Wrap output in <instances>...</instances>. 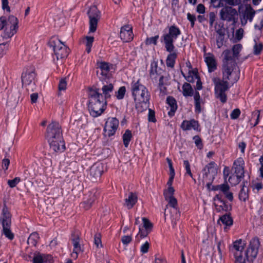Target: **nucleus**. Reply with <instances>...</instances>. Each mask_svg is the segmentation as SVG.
Returning <instances> with one entry per match:
<instances>
[{
  "label": "nucleus",
  "instance_id": "nucleus-36",
  "mask_svg": "<svg viewBox=\"0 0 263 263\" xmlns=\"http://www.w3.org/2000/svg\"><path fill=\"white\" fill-rule=\"evenodd\" d=\"M220 221L226 227L224 230L227 229V227H230L233 224V220L229 214H224L221 216L218 220V222Z\"/></svg>",
  "mask_w": 263,
  "mask_h": 263
},
{
  "label": "nucleus",
  "instance_id": "nucleus-21",
  "mask_svg": "<svg viewBox=\"0 0 263 263\" xmlns=\"http://www.w3.org/2000/svg\"><path fill=\"white\" fill-rule=\"evenodd\" d=\"M244 161L241 158H239L236 160L233 165L232 171L234 174L237 175L238 176H244Z\"/></svg>",
  "mask_w": 263,
  "mask_h": 263
},
{
  "label": "nucleus",
  "instance_id": "nucleus-51",
  "mask_svg": "<svg viewBox=\"0 0 263 263\" xmlns=\"http://www.w3.org/2000/svg\"><path fill=\"white\" fill-rule=\"evenodd\" d=\"M159 38V35H155V36L147 38L145 41V44L146 45H151L153 44L154 45L156 44L157 41Z\"/></svg>",
  "mask_w": 263,
  "mask_h": 263
},
{
  "label": "nucleus",
  "instance_id": "nucleus-32",
  "mask_svg": "<svg viewBox=\"0 0 263 263\" xmlns=\"http://www.w3.org/2000/svg\"><path fill=\"white\" fill-rule=\"evenodd\" d=\"M177 58V53L175 51V49L170 52V54L167 55L166 60L167 66L171 68H173L175 63V60Z\"/></svg>",
  "mask_w": 263,
  "mask_h": 263
},
{
  "label": "nucleus",
  "instance_id": "nucleus-6",
  "mask_svg": "<svg viewBox=\"0 0 263 263\" xmlns=\"http://www.w3.org/2000/svg\"><path fill=\"white\" fill-rule=\"evenodd\" d=\"M150 76L156 83L158 82V88L160 90V93L163 96L164 90L163 81L164 70L162 67H158L157 63L154 61L151 63Z\"/></svg>",
  "mask_w": 263,
  "mask_h": 263
},
{
  "label": "nucleus",
  "instance_id": "nucleus-13",
  "mask_svg": "<svg viewBox=\"0 0 263 263\" xmlns=\"http://www.w3.org/2000/svg\"><path fill=\"white\" fill-rule=\"evenodd\" d=\"M119 120L116 118H108L106 121L104 131L106 136H113L119 127Z\"/></svg>",
  "mask_w": 263,
  "mask_h": 263
},
{
  "label": "nucleus",
  "instance_id": "nucleus-39",
  "mask_svg": "<svg viewBox=\"0 0 263 263\" xmlns=\"http://www.w3.org/2000/svg\"><path fill=\"white\" fill-rule=\"evenodd\" d=\"M195 100V106L196 111L200 112L201 111V104L202 103V100L200 98L199 93L196 92L194 97Z\"/></svg>",
  "mask_w": 263,
  "mask_h": 263
},
{
  "label": "nucleus",
  "instance_id": "nucleus-8",
  "mask_svg": "<svg viewBox=\"0 0 263 263\" xmlns=\"http://www.w3.org/2000/svg\"><path fill=\"white\" fill-rule=\"evenodd\" d=\"M181 34V31L179 28L175 25H172L168 28V31L165 34V48L166 50L171 52L175 49L173 42Z\"/></svg>",
  "mask_w": 263,
  "mask_h": 263
},
{
  "label": "nucleus",
  "instance_id": "nucleus-4",
  "mask_svg": "<svg viewBox=\"0 0 263 263\" xmlns=\"http://www.w3.org/2000/svg\"><path fill=\"white\" fill-rule=\"evenodd\" d=\"M88 108L90 115L93 117L100 116L106 108V101L98 88L89 90Z\"/></svg>",
  "mask_w": 263,
  "mask_h": 263
},
{
  "label": "nucleus",
  "instance_id": "nucleus-26",
  "mask_svg": "<svg viewBox=\"0 0 263 263\" xmlns=\"http://www.w3.org/2000/svg\"><path fill=\"white\" fill-rule=\"evenodd\" d=\"M166 103L170 107V110L168 112V115L172 117L175 115L177 109V105L176 100L172 97H168L166 99Z\"/></svg>",
  "mask_w": 263,
  "mask_h": 263
},
{
  "label": "nucleus",
  "instance_id": "nucleus-19",
  "mask_svg": "<svg viewBox=\"0 0 263 263\" xmlns=\"http://www.w3.org/2000/svg\"><path fill=\"white\" fill-rule=\"evenodd\" d=\"M33 263H53V257L49 254L35 252L33 257Z\"/></svg>",
  "mask_w": 263,
  "mask_h": 263
},
{
  "label": "nucleus",
  "instance_id": "nucleus-15",
  "mask_svg": "<svg viewBox=\"0 0 263 263\" xmlns=\"http://www.w3.org/2000/svg\"><path fill=\"white\" fill-rule=\"evenodd\" d=\"M104 172V165L101 163L94 164L90 169V177L94 181L100 179Z\"/></svg>",
  "mask_w": 263,
  "mask_h": 263
},
{
  "label": "nucleus",
  "instance_id": "nucleus-41",
  "mask_svg": "<svg viewBox=\"0 0 263 263\" xmlns=\"http://www.w3.org/2000/svg\"><path fill=\"white\" fill-rule=\"evenodd\" d=\"M6 41H3L0 40V58L3 57L5 55L9 49V41L6 40Z\"/></svg>",
  "mask_w": 263,
  "mask_h": 263
},
{
  "label": "nucleus",
  "instance_id": "nucleus-45",
  "mask_svg": "<svg viewBox=\"0 0 263 263\" xmlns=\"http://www.w3.org/2000/svg\"><path fill=\"white\" fill-rule=\"evenodd\" d=\"M94 40V37L92 36H86L85 45L86 47V50L88 53L91 51V48L92 45V43Z\"/></svg>",
  "mask_w": 263,
  "mask_h": 263
},
{
  "label": "nucleus",
  "instance_id": "nucleus-33",
  "mask_svg": "<svg viewBox=\"0 0 263 263\" xmlns=\"http://www.w3.org/2000/svg\"><path fill=\"white\" fill-rule=\"evenodd\" d=\"M181 73L185 80L190 83L194 82V80L198 79V77H199L197 72L195 70H189L187 76H185L182 71H181Z\"/></svg>",
  "mask_w": 263,
  "mask_h": 263
},
{
  "label": "nucleus",
  "instance_id": "nucleus-49",
  "mask_svg": "<svg viewBox=\"0 0 263 263\" xmlns=\"http://www.w3.org/2000/svg\"><path fill=\"white\" fill-rule=\"evenodd\" d=\"M94 243L97 248L102 247L101 242V235L100 233H97L95 235Z\"/></svg>",
  "mask_w": 263,
  "mask_h": 263
},
{
  "label": "nucleus",
  "instance_id": "nucleus-27",
  "mask_svg": "<svg viewBox=\"0 0 263 263\" xmlns=\"http://www.w3.org/2000/svg\"><path fill=\"white\" fill-rule=\"evenodd\" d=\"M175 192L170 193L167 190L166 193L165 200L167 201L168 203L167 206H170L177 210L178 208L177 200L176 198L173 196Z\"/></svg>",
  "mask_w": 263,
  "mask_h": 263
},
{
  "label": "nucleus",
  "instance_id": "nucleus-57",
  "mask_svg": "<svg viewBox=\"0 0 263 263\" xmlns=\"http://www.w3.org/2000/svg\"><path fill=\"white\" fill-rule=\"evenodd\" d=\"M235 257V263H246L245 259L243 258L242 254H237V253H234Z\"/></svg>",
  "mask_w": 263,
  "mask_h": 263
},
{
  "label": "nucleus",
  "instance_id": "nucleus-35",
  "mask_svg": "<svg viewBox=\"0 0 263 263\" xmlns=\"http://www.w3.org/2000/svg\"><path fill=\"white\" fill-rule=\"evenodd\" d=\"M114 86L112 84L104 85L102 88L103 94L104 96V98L106 100L107 99L109 98L111 96L110 93L113 91Z\"/></svg>",
  "mask_w": 263,
  "mask_h": 263
},
{
  "label": "nucleus",
  "instance_id": "nucleus-46",
  "mask_svg": "<svg viewBox=\"0 0 263 263\" xmlns=\"http://www.w3.org/2000/svg\"><path fill=\"white\" fill-rule=\"evenodd\" d=\"M142 221L143 223V227L146 231L151 232L153 228V224L152 222L146 218L143 217L142 218Z\"/></svg>",
  "mask_w": 263,
  "mask_h": 263
},
{
  "label": "nucleus",
  "instance_id": "nucleus-3",
  "mask_svg": "<svg viewBox=\"0 0 263 263\" xmlns=\"http://www.w3.org/2000/svg\"><path fill=\"white\" fill-rule=\"evenodd\" d=\"M47 138L50 148L55 152H62L65 148L61 127L57 122H52L47 128Z\"/></svg>",
  "mask_w": 263,
  "mask_h": 263
},
{
  "label": "nucleus",
  "instance_id": "nucleus-17",
  "mask_svg": "<svg viewBox=\"0 0 263 263\" xmlns=\"http://www.w3.org/2000/svg\"><path fill=\"white\" fill-rule=\"evenodd\" d=\"M120 36L124 42L131 41L134 37L132 27L129 25H125L121 28Z\"/></svg>",
  "mask_w": 263,
  "mask_h": 263
},
{
  "label": "nucleus",
  "instance_id": "nucleus-34",
  "mask_svg": "<svg viewBox=\"0 0 263 263\" xmlns=\"http://www.w3.org/2000/svg\"><path fill=\"white\" fill-rule=\"evenodd\" d=\"M246 243L241 239L235 241L233 243V248L237 251V254H241V252L245 248Z\"/></svg>",
  "mask_w": 263,
  "mask_h": 263
},
{
  "label": "nucleus",
  "instance_id": "nucleus-61",
  "mask_svg": "<svg viewBox=\"0 0 263 263\" xmlns=\"http://www.w3.org/2000/svg\"><path fill=\"white\" fill-rule=\"evenodd\" d=\"M209 23L211 27L213 26L216 19V14L213 12H211L209 14Z\"/></svg>",
  "mask_w": 263,
  "mask_h": 263
},
{
  "label": "nucleus",
  "instance_id": "nucleus-50",
  "mask_svg": "<svg viewBox=\"0 0 263 263\" xmlns=\"http://www.w3.org/2000/svg\"><path fill=\"white\" fill-rule=\"evenodd\" d=\"M21 181V179L19 177H15L12 180H8V184L11 188H13Z\"/></svg>",
  "mask_w": 263,
  "mask_h": 263
},
{
  "label": "nucleus",
  "instance_id": "nucleus-18",
  "mask_svg": "<svg viewBox=\"0 0 263 263\" xmlns=\"http://www.w3.org/2000/svg\"><path fill=\"white\" fill-rule=\"evenodd\" d=\"M80 237L78 235L72 234L71 238L73 249L71 253V257L74 259H77L78 257V254L82 251L80 243Z\"/></svg>",
  "mask_w": 263,
  "mask_h": 263
},
{
  "label": "nucleus",
  "instance_id": "nucleus-22",
  "mask_svg": "<svg viewBox=\"0 0 263 263\" xmlns=\"http://www.w3.org/2000/svg\"><path fill=\"white\" fill-rule=\"evenodd\" d=\"M11 216L8 208L6 204H4L2 210V216L0 218V221L2 226H7L8 225H11Z\"/></svg>",
  "mask_w": 263,
  "mask_h": 263
},
{
  "label": "nucleus",
  "instance_id": "nucleus-44",
  "mask_svg": "<svg viewBox=\"0 0 263 263\" xmlns=\"http://www.w3.org/2000/svg\"><path fill=\"white\" fill-rule=\"evenodd\" d=\"M242 178L243 177L238 176L233 173L229 177L228 181L232 185H236L239 183Z\"/></svg>",
  "mask_w": 263,
  "mask_h": 263
},
{
  "label": "nucleus",
  "instance_id": "nucleus-53",
  "mask_svg": "<svg viewBox=\"0 0 263 263\" xmlns=\"http://www.w3.org/2000/svg\"><path fill=\"white\" fill-rule=\"evenodd\" d=\"M262 47L261 43L258 44L256 43L254 46V53L256 55L259 54L262 49Z\"/></svg>",
  "mask_w": 263,
  "mask_h": 263
},
{
  "label": "nucleus",
  "instance_id": "nucleus-23",
  "mask_svg": "<svg viewBox=\"0 0 263 263\" xmlns=\"http://www.w3.org/2000/svg\"><path fill=\"white\" fill-rule=\"evenodd\" d=\"M214 190H219L220 193L219 194H221L222 196L224 195L229 201H233V193L230 191V187L227 184L217 185L214 187Z\"/></svg>",
  "mask_w": 263,
  "mask_h": 263
},
{
  "label": "nucleus",
  "instance_id": "nucleus-7",
  "mask_svg": "<svg viewBox=\"0 0 263 263\" xmlns=\"http://www.w3.org/2000/svg\"><path fill=\"white\" fill-rule=\"evenodd\" d=\"M49 44L53 48L57 60L63 59L68 56L69 53V49L58 39H51Z\"/></svg>",
  "mask_w": 263,
  "mask_h": 263
},
{
  "label": "nucleus",
  "instance_id": "nucleus-56",
  "mask_svg": "<svg viewBox=\"0 0 263 263\" xmlns=\"http://www.w3.org/2000/svg\"><path fill=\"white\" fill-rule=\"evenodd\" d=\"M67 82L64 79H62L60 81L59 84V89L60 90H65L66 89Z\"/></svg>",
  "mask_w": 263,
  "mask_h": 263
},
{
  "label": "nucleus",
  "instance_id": "nucleus-31",
  "mask_svg": "<svg viewBox=\"0 0 263 263\" xmlns=\"http://www.w3.org/2000/svg\"><path fill=\"white\" fill-rule=\"evenodd\" d=\"M99 193L96 191L93 193H91L89 195V198L86 201H84L82 204L84 205V207L86 209H89L92 203L97 198Z\"/></svg>",
  "mask_w": 263,
  "mask_h": 263
},
{
  "label": "nucleus",
  "instance_id": "nucleus-63",
  "mask_svg": "<svg viewBox=\"0 0 263 263\" xmlns=\"http://www.w3.org/2000/svg\"><path fill=\"white\" fill-rule=\"evenodd\" d=\"M132 240V238L131 236L126 235L122 237V242L124 245H128L129 243Z\"/></svg>",
  "mask_w": 263,
  "mask_h": 263
},
{
  "label": "nucleus",
  "instance_id": "nucleus-9",
  "mask_svg": "<svg viewBox=\"0 0 263 263\" xmlns=\"http://www.w3.org/2000/svg\"><path fill=\"white\" fill-rule=\"evenodd\" d=\"M36 81V73L33 67L26 68L22 74V82L23 86H30L31 90H33V87L35 85Z\"/></svg>",
  "mask_w": 263,
  "mask_h": 263
},
{
  "label": "nucleus",
  "instance_id": "nucleus-62",
  "mask_svg": "<svg viewBox=\"0 0 263 263\" xmlns=\"http://www.w3.org/2000/svg\"><path fill=\"white\" fill-rule=\"evenodd\" d=\"M183 164L186 170V172L187 174H189L191 177H192V174L190 169V165L189 162L187 160H184L183 162Z\"/></svg>",
  "mask_w": 263,
  "mask_h": 263
},
{
  "label": "nucleus",
  "instance_id": "nucleus-30",
  "mask_svg": "<svg viewBox=\"0 0 263 263\" xmlns=\"http://www.w3.org/2000/svg\"><path fill=\"white\" fill-rule=\"evenodd\" d=\"M205 62L208 65L209 71L210 72H212L216 69V63L213 56L205 57Z\"/></svg>",
  "mask_w": 263,
  "mask_h": 263
},
{
  "label": "nucleus",
  "instance_id": "nucleus-54",
  "mask_svg": "<svg viewBox=\"0 0 263 263\" xmlns=\"http://www.w3.org/2000/svg\"><path fill=\"white\" fill-rule=\"evenodd\" d=\"M193 139L195 141L196 145L199 148L201 149L203 147L201 139L198 136H195L194 137Z\"/></svg>",
  "mask_w": 263,
  "mask_h": 263
},
{
  "label": "nucleus",
  "instance_id": "nucleus-14",
  "mask_svg": "<svg viewBox=\"0 0 263 263\" xmlns=\"http://www.w3.org/2000/svg\"><path fill=\"white\" fill-rule=\"evenodd\" d=\"M260 242L258 238L252 239L249 246L246 252V256L248 259H254L257 256Z\"/></svg>",
  "mask_w": 263,
  "mask_h": 263
},
{
  "label": "nucleus",
  "instance_id": "nucleus-2",
  "mask_svg": "<svg viewBox=\"0 0 263 263\" xmlns=\"http://www.w3.org/2000/svg\"><path fill=\"white\" fill-rule=\"evenodd\" d=\"M131 90L137 110L139 112L146 110L149 107L151 97L147 88L139 79L132 83Z\"/></svg>",
  "mask_w": 263,
  "mask_h": 263
},
{
  "label": "nucleus",
  "instance_id": "nucleus-40",
  "mask_svg": "<svg viewBox=\"0 0 263 263\" xmlns=\"http://www.w3.org/2000/svg\"><path fill=\"white\" fill-rule=\"evenodd\" d=\"M132 137L133 135L132 132L129 129L126 130L122 136L123 144L125 147H127L128 146Z\"/></svg>",
  "mask_w": 263,
  "mask_h": 263
},
{
  "label": "nucleus",
  "instance_id": "nucleus-43",
  "mask_svg": "<svg viewBox=\"0 0 263 263\" xmlns=\"http://www.w3.org/2000/svg\"><path fill=\"white\" fill-rule=\"evenodd\" d=\"M3 234L9 239L12 240L14 238V234L10 230L11 225L2 226Z\"/></svg>",
  "mask_w": 263,
  "mask_h": 263
},
{
  "label": "nucleus",
  "instance_id": "nucleus-1",
  "mask_svg": "<svg viewBox=\"0 0 263 263\" xmlns=\"http://www.w3.org/2000/svg\"><path fill=\"white\" fill-rule=\"evenodd\" d=\"M242 48L240 44H237L232 47L233 53L229 49L223 51L221 68L222 80L218 78L212 79L215 85L216 97L222 103L226 102L227 100L225 92L229 88L228 81L233 84L239 79V70L237 66L236 59L238 58Z\"/></svg>",
  "mask_w": 263,
  "mask_h": 263
},
{
  "label": "nucleus",
  "instance_id": "nucleus-64",
  "mask_svg": "<svg viewBox=\"0 0 263 263\" xmlns=\"http://www.w3.org/2000/svg\"><path fill=\"white\" fill-rule=\"evenodd\" d=\"M10 164V160L9 159L5 158L2 160V168L4 170H7Z\"/></svg>",
  "mask_w": 263,
  "mask_h": 263
},
{
  "label": "nucleus",
  "instance_id": "nucleus-37",
  "mask_svg": "<svg viewBox=\"0 0 263 263\" xmlns=\"http://www.w3.org/2000/svg\"><path fill=\"white\" fill-rule=\"evenodd\" d=\"M193 89L187 83H184L182 86V93L184 97L192 96L193 95Z\"/></svg>",
  "mask_w": 263,
  "mask_h": 263
},
{
  "label": "nucleus",
  "instance_id": "nucleus-52",
  "mask_svg": "<svg viewBox=\"0 0 263 263\" xmlns=\"http://www.w3.org/2000/svg\"><path fill=\"white\" fill-rule=\"evenodd\" d=\"M187 18L190 22L191 27L193 28L195 25V22L196 20L195 15L192 14L190 13H187Z\"/></svg>",
  "mask_w": 263,
  "mask_h": 263
},
{
  "label": "nucleus",
  "instance_id": "nucleus-58",
  "mask_svg": "<svg viewBox=\"0 0 263 263\" xmlns=\"http://www.w3.org/2000/svg\"><path fill=\"white\" fill-rule=\"evenodd\" d=\"M149 248V243L148 241H146L143 244L140 248V251L142 253H146L148 252Z\"/></svg>",
  "mask_w": 263,
  "mask_h": 263
},
{
  "label": "nucleus",
  "instance_id": "nucleus-60",
  "mask_svg": "<svg viewBox=\"0 0 263 263\" xmlns=\"http://www.w3.org/2000/svg\"><path fill=\"white\" fill-rule=\"evenodd\" d=\"M8 0H2V7L3 10H6L7 12H10V8L9 6Z\"/></svg>",
  "mask_w": 263,
  "mask_h": 263
},
{
  "label": "nucleus",
  "instance_id": "nucleus-47",
  "mask_svg": "<svg viewBox=\"0 0 263 263\" xmlns=\"http://www.w3.org/2000/svg\"><path fill=\"white\" fill-rule=\"evenodd\" d=\"M126 92L125 87L122 86L119 88L118 90L116 92L117 98L121 100L124 98Z\"/></svg>",
  "mask_w": 263,
  "mask_h": 263
},
{
  "label": "nucleus",
  "instance_id": "nucleus-55",
  "mask_svg": "<svg viewBox=\"0 0 263 263\" xmlns=\"http://www.w3.org/2000/svg\"><path fill=\"white\" fill-rule=\"evenodd\" d=\"M148 111V121L149 122H155L156 120L155 119V111L151 109H149Z\"/></svg>",
  "mask_w": 263,
  "mask_h": 263
},
{
  "label": "nucleus",
  "instance_id": "nucleus-42",
  "mask_svg": "<svg viewBox=\"0 0 263 263\" xmlns=\"http://www.w3.org/2000/svg\"><path fill=\"white\" fill-rule=\"evenodd\" d=\"M39 239V234L36 232L32 233L30 235L29 237H28L27 243L29 245H31L33 246H35Z\"/></svg>",
  "mask_w": 263,
  "mask_h": 263
},
{
  "label": "nucleus",
  "instance_id": "nucleus-5",
  "mask_svg": "<svg viewBox=\"0 0 263 263\" xmlns=\"http://www.w3.org/2000/svg\"><path fill=\"white\" fill-rule=\"evenodd\" d=\"M18 19L13 15H10L8 19L5 16L0 17V30L4 28L2 35L3 40H9L16 33L18 28Z\"/></svg>",
  "mask_w": 263,
  "mask_h": 263
},
{
  "label": "nucleus",
  "instance_id": "nucleus-59",
  "mask_svg": "<svg viewBox=\"0 0 263 263\" xmlns=\"http://www.w3.org/2000/svg\"><path fill=\"white\" fill-rule=\"evenodd\" d=\"M240 114V110L237 108L233 110L231 114V118L232 119H236L238 118Z\"/></svg>",
  "mask_w": 263,
  "mask_h": 263
},
{
  "label": "nucleus",
  "instance_id": "nucleus-12",
  "mask_svg": "<svg viewBox=\"0 0 263 263\" xmlns=\"http://www.w3.org/2000/svg\"><path fill=\"white\" fill-rule=\"evenodd\" d=\"M214 205L217 212H228L231 210V205L222 198L221 194H218L213 198Z\"/></svg>",
  "mask_w": 263,
  "mask_h": 263
},
{
  "label": "nucleus",
  "instance_id": "nucleus-38",
  "mask_svg": "<svg viewBox=\"0 0 263 263\" xmlns=\"http://www.w3.org/2000/svg\"><path fill=\"white\" fill-rule=\"evenodd\" d=\"M249 190L245 185V183L239 194V198L240 200L246 201L249 198Z\"/></svg>",
  "mask_w": 263,
  "mask_h": 263
},
{
  "label": "nucleus",
  "instance_id": "nucleus-16",
  "mask_svg": "<svg viewBox=\"0 0 263 263\" xmlns=\"http://www.w3.org/2000/svg\"><path fill=\"white\" fill-rule=\"evenodd\" d=\"M215 30L216 34L214 35L216 37V45L218 48H220L224 44L225 38V29L223 26L215 25Z\"/></svg>",
  "mask_w": 263,
  "mask_h": 263
},
{
  "label": "nucleus",
  "instance_id": "nucleus-29",
  "mask_svg": "<svg viewBox=\"0 0 263 263\" xmlns=\"http://www.w3.org/2000/svg\"><path fill=\"white\" fill-rule=\"evenodd\" d=\"M99 68L100 70L97 71L98 76L99 77H100V76H102L103 78L107 77L110 70L108 63L105 62H101L99 64Z\"/></svg>",
  "mask_w": 263,
  "mask_h": 263
},
{
  "label": "nucleus",
  "instance_id": "nucleus-28",
  "mask_svg": "<svg viewBox=\"0 0 263 263\" xmlns=\"http://www.w3.org/2000/svg\"><path fill=\"white\" fill-rule=\"evenodd\" d=\"M137 200V195L136 193L130 192L128 197L125 199V205L128 209H130L136 203Z\"/></svg>",
  "mask_w": 263,
  "mask_h": 263
},
{
  "label": "nucleus",
  "instance_id": "nucleus-20",
  "mask_svg": "<svg viewBox=\"0 0 263 263\" xmlns=\"http://www.w3.org/2000/svg\"><path fill=\"white\" fill-rule=\"evenodd\" d=\"M166 160L169 168V171L168 173L169 175V178L167 182V185H168V191L169 193H172L173 192H175V189L172 186V184L175 175V172L171 160L169 158H167Z\"/></svg>",
  "mask_w": 263,
  "mask_h": 263
},
{
  "label": "nucleus",
  "instance_id": "nucleus-24",
  "mask_svg": "<svg viewBox=\"0 0 263 263\" xmlns=\"http://www.w3.org/2000/svg\"><path fill=\"white\" fill-rule=\"evenodd\" d=\"M204 175L206 178H209V180H213L217 174L216 164L214 162H211L206 165L204 168Z\"/></svg>",
  "mask_w": 263,
  "mask_h": 263
},
{
  "label": "nucleus",
  "instance_id": "nucleus-11",
  "mask_svg": "<svg viewBox=\"0 0 263 263\" xmlns=\"http://www.w3.org/2000/svg\"><path fill=\"white\" fill-rule=\"evenodd\" d=\"M220 19L235 23L237 20L238 13L235 9L230 6H226L220 11Z\"/></svg>",
  "mask_w": 263,
  "mask_h": 263
},
{
  "label": "nucleus",
  "instance_id": "nucleus-48",
  "mask_svg": "<svg viewBox=\"0 0 263 263\" xmlns=\"http://www.w3.org/2000/svg\"><path fill=\"white\" fill-rule=\"evenodd\" d=\"M255 15V11L252 9H247L245 12V16L247 19L249 20L250 22L252 21Z\"/></svg>",
  "mask_w": 263,
  "mask_h": 263
},
{
  "label": "nucleus",
  "instance_id": "nucleus-10",
  "mask_svg": "<svg viewBox=\"0 0 263 263\" xmlns=\"http://www.w3.org/2000/svg\"><path fill=\"white\" fill-rule=\"evenodd\" d=\"M89 18V31L94 32L96 31L98 21L100 18V12L95 6L90 7L87 12Z\"/></svg>",
  "mask_w": 263,
  "mask_h": 263
},
{
  "label": "nucleus",
  "instance_id": "nucleus-25",
  "mask_svg": "<svg viewBox=\"0 0 263 263\" xmlns=\"http://www.w3.org/2000/svg\"><path fill=\"white\" fill-rule=\"evenodd\" d=\"M181 127L184 130L197 129L198 127V123L195 120H191L190 121L184 120L182 122Z\"/></svg>",
  "mask_w": 263,
  "mask_h": 263
}]
</instances>
